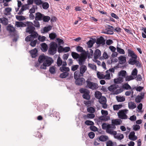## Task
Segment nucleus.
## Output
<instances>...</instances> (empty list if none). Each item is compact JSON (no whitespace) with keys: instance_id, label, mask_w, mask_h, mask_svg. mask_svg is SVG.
I'll list each match as a JSON object with an SVG mask.
<instances>
[{"instance_id":"f257e3e1","label":"nucleus","mask_w":146,"mask_h":146,"mask_svg":"<svg viewBox=\"0 0 146 146\" xmlns=\"http://www.w3.org/2000/svg\"><path fill=\"white\" fill-rule=\"evenodd\" d=\"M28 23V25L26 29V32L31 34V35L25 38V40L27 42L30 41L34 38H36L38 35V34L35 31V29L33 26V23L29 22Z\"/></svg>"},{"instance_id":"f03ea898","label":"nucleus","mask_w":146,"mask_h":146,"mask_svg":"<svg viewBox=\"0 0 146 146\" xmlns=\"http://www.w3.org/2000/svg\"><path fill=\"white\" fill-rule=\"evenodd\" d=\"M83 74H74V78L76 80L75 83L78 85H81L84 84L85 80L82 78Z\"/></svg>"},{"instance_id":"7ed1b4c3","label":"nucleus","mask_w":146,"mask_h":146,"mask_svg":"<svg viewBox=\"0 0 146 146\" xmlns=\"http://www.w3.org/2000/svg\"><path fill=\"white\" fill-rule=\"evenodd\" d=\"M102 127L103 129L106 130L107 133L110 134L115 135L116 133V131L113 130L112 125H111L104 123L102 124Z\"/></svg>"},{"instance_id":"20e7f679","label":"nucleus","mask_w":146,"mask_h":146,"mask_svg":"<svg viewBox=\"0 0 146 146\" xmlns=\"http://www.w3.org/2000/svg\"><path fill=\"white\" fill-rule=\"evenodd\" d=\"M118 87V86L113 85L108 87V89L110 91L113 92V94H117L123 91V90L122 88L117 89Z\"/></svg>"},{"instance_id":"39448f33","label":"nucleus","mask_w":146,"mask_h":146,"mask_svg":"<svg viewBox=\"0 0 146 146\" xmlns=\"http://www.w3.org/2000/svg\"><path fill=\"white\" fill-rule=\"evenodd\" d=\"M57 47V44L55 42H52L50 44L48 52L50 55H54L56 52V48Z\"/></svg>"},{"instance_id":"423d86ee","label":"nucleus","mask_w":146,"mask_h":146,"mask_svg":"<svg viewBox=\"0 0 146 146\" xmlns=\"http://www.w3.org/2000/svg\"><path fill=\"white\" fill-rule=\"evenodd\" d=\"M128 110L126 109L121 110L117 114L119 118L121 119H126L127 118L126 114L128 113Z\"/></svg>"},{"instance_id":"0eeeda50","label":"nucleus","mask_w":146,"mask_h":146,"mask_svg":"<svg viewBox=\"0 0 146 146\" xmlns=\"http://www.w3.org/2000/svg\"><path fill=\"white\" fill-rule=\"evenodd\" d=\"M80 92L81 93H84L83 95V98L89 100L90 98L89 95L90 92L87 89L84 88H82L80 89Z\"/></svg>"},{"instance_id":"6e6552de","label":"nucleus","mask_w":146,"mask_h":146,"mask_svg":"<svg viewBox=\"0 0 146 146\" xmlns=\"http://www.w3.org/2000/svg\"><path fill=\"white\" fill-rule=\"evenodd\" d=\"M87 87L92 90H95L98 88V85L96 83L90 81L88 80L86 81Z\"/></svg>"},{"instance_id":"1a4fd4ad","label":"nucleus","mask_w":146,"mask_h":146,"mask_svg":"<svg viewBox=\"0 0 146 146\" xmlns=\"http://www.w3.org/2000/svg\"><path fill=\"white\" fill-rule=\"evenodd\" d=\"M119 77L117 79H114V82L115 84L120 83L123 82V78H125V74H119Z\"/></svg>"},{"instance_id":"9d476101","label":"nucleus","mask_w":146,"mask_h":146,"mask_svg":"<svg viewBox=\"0 0 146 146\" xmlns=\"http://www.w3.org/2000/svg\"><path fill=\"white\" fill-rule=\"evenodd\" d=\"M100 103L102 104V107L106 109L107 107V105L106 104L107 101L106 98L104 96H102L99 100Z\"/></svg>"},{"instance_id":"9b49d317","label":"nucleus","mask_w":146,"mask_h":146,"mask_svg":"<svg viewBox=\"0 0 146 146\" xmlns=\"http://www.w3.org/2000/svg\"><path fill=\"white\" fill-rule=\"evenodd\" d=\"M53 62V60L52 58L47 56L46 60L43 63L44 65L45 64L46 66H50Z\"/></svg>"},{"instance_id":"f8f14e48","label":"nucleus","mask_w":146,"mask_h":146,"mask_svg":"<svg viewBox=\"0 0 146 146\" xmlns=\"http://www.w3.org/2000/svg\"><path fill=\"white\" fill-rule=\"evenodd\" d=\"M105 40L103 37L101 36L97 39L96 43L97 45H103L105 44Z\"/></svg>"},{"instance_id":"ddd939ff","label":"nucleus","mask_w":146,"mask_h":146,"mask_svg":"<svg viewBox=\"0 0 146 146\" xmlns=\"http://www.w3.org/2000/svg\"><path fill=\"white\" fill-rule=\"evenodd\" d=\"M128 56L131 57V58L137 59V56L133 51L129 49L128 50Z\"/></svg>"},{"instance_id":"4468645a","label":"nucleus","mask_w":146,"mask_h":146,"mask_svg":"<svg viewBox=\"0 0 146 146\" xmlns=\"http://www.w3.org/2000/svg\"><path fill=\"white\" fill-rule=\"evenodd\" d=\"M144 96V93L142 92L140 95L137 96L135 99V102L137 103L140 102L141 100L143 98Z\"/></svg>"},{"instance_id":"2eb2a0df","label":"nucleus","mask_w":146,"mask_h":146,"mask_svg":"<svg viewBox=\"0 0 146 146\" xmlns=\"http://www.w3.org/2000/svg\"><path fill=\"white\" fill-rule=\"evenodd\" d=\"M119 62L120 64H124L126 61V58L125 56H121L118 58Z\"/></svg>"},{"instance_id":"dca6fc26","label":"nucleus","mask_w":146,"mask_h":146,"mask_svg":"<svg viewBox=\"0 0 146 146\" xmlns=\"http://www.w3.org/2000/svg\"><path fill=\"white\" fill-rule=\"evenodd\" d=\"M44 15L38 12L36 14L35 19L36 21L41 20L42 19Z\"/></svg>"},{"instance_id":"f3484780","label":"nucleus","mask_w":146,"mask_h":146,"mask_svg":"<svg viewBox=\"0 0 146 146\" xmlns=\"http://www.w3.org/2000/svg\"><path fill=\"white\" fill-rule=\"evenodd\" d=\"M101 55V52L98 49L96 50L94 53V58H98Z\"/></svg>"},{"instance_id":"a211bd4d","label":"nucleus","mask_w":146,"mask_h":146,"mask_svg":"<svg viewBox=\"0 0 146 146\" xmlns=\"http://www.w3.org/2000/svg\"><path fill=\"white\" fill-rule=\"evenodd\" d=\"M60 71L63 73H66L70 71V68H69L65 66H62L60 68Z\"/></svg>"},{"instance_id":"6ab92c4d","label":"nucleus","mask_w":146,"mask_h":146,"mask_svg":"<svg viewBox=\"0 0 146 146\" xmlns=\"http://www.w3.org/2000/svg\"><path fill=\"white\" fill-rule=\"evenodd\" d=\"M135 74H131V76L126 77L125 76V80L127 81H129L130 80L135 78V76H136V75Z\"/></svg>"},{"instance_id":"aec40b11","label":"nucleus","mask_w":146,"mask_h":146,"mask_svg":"<svg viewBox=\"0 0 146 146\" xmlns=\"http://www.w3.org/2000/svg\"><path fill=\"white\" fill-rule=\"evenodd\" d=\"M95 115L93 113H88L87 115L83 116V118L85 119H93L95 117Z\"/></svg>"},{"instance_id":"412c9836","label":"nucleus","mask_w":146,"mask_h":146,"mask_svg":"<svg viewBox=\"0 0 146 146\" xmlns=\"http://www.w3.org/2000/svg\"><path fill=\"white\" fill-rule=\"evenodd\" d=\"M113 135L114 136V138L117 139L119 140H121L124 137L123 135L121 133L117 134L116 133L115 134Z\"/></svg>"},{"instance_id":"4be33fe9","label":"nucleus","mask_w":146,"mask_h":146,"mask_svg":"<svg viewBox=\"0 0 146 146\" xmlns=\"http://www.w3.org/2000/svg\"><path fill=\"white\" fill-rule=\"evenodd\" d=\"M135 133L134 132H131L129 135V139L132 141H135L137 139V137L135 135Z\"/></svg>"},{"instance_id":"5701e85b","label":"nucleus","mask_w":146,"mask_h":146,"mask_svg":"<svg viewBox=\"0 0 146 146\" xmlns=\"http://www.w3.org/2000/svg\"><path fill=\"white\" fill-rule=\"evenodd\" d=\"M79 58V64L80 65L83 64L86 58V57L84 56H80Z\"/></svg>"},{"instance_id":"b1692460","label":"nucleus","mask_w":146,"mask_h":146,"mask_svg":"<svg viewBox=\"0 0 146 146\" xmlns=\"http://www.w3.org/2000/svg\"><path fill=\"white\" fill-rule=\"evenodd\" d=\"M98 139L100 141L104 142L108 140V137L106 135H102L99 137Z\"/></svg>"},{"instance_id":"393cba45","label":"nucleus","mask_w":146,"mask_h":146,"mask_svg":"<svg viewBox=\"0 0 146 146\" xmlns=\"http://www.w3.org/2000/svg\"><path fill=\"white\" fill-rule=\"evenodd\" d=\"M41 49L44 52L46 51L48 48V47L47 44L45 43H42L41 44Z\"/></svg>"},{"instance_id":"a878e982","label":"nucleus","mask_w":146,"mask_h":146,"mask_svg":"<svg viewBox=\"0 0 146 146\" xmlns=\"http://www.w3.org/2000/svg\"><path fill=\"white\" fill-rule=\"evenodd\" d=\"M30 52L33 58H35L37 56V50L36 48L30 51Z\"/></svg>"},{"instance_id":"bb28decb","label":"nucleus","mask_w":146,"mask_h":146,"mask_svg":"<svg viewBox=\"0 0 146 146\" xmlns=\"http://www.w3.org/2000/svg\"><path fill=\"white\" fill-rule=\"evenodd\" d=\"M122 122L121 120L120 119H113L111 121L112 123L116 125H119L121 124Z\"/></svg>"},{"instance_id":"cd10ccee","label":"nucleus","mask_w":146,"mask_h":146,"mask_svg":"<svg viewBox=\"0 0 146 146\" xmlns=\"http://www.w3.org/2000/svg\"><path fill=\"white\" fill-rule=\"evenodd\" d=\"M128 107L130 109H133L136 107L135 104L133 102H130L128 103Z\"/></svg>"},{"instance_id":"c85d7f7f","label":"nucleus","mask_w":146,"mask_h":146,"mask_svg":"<svg viewBox=\"0 0 146 146\" xmlns=\"http://www.w3.org/2000/svg\"><path fill=\"white\" fill-rule=\"evenodd\" d=\"M100 120L104 121H106L110 119V117L109 116H102L99 118Z\"/></svg>"},{"instance_id":"c756f323","label":"nucleus","mask_w":146,"mask_h":146,"mask_svg":"<svg viewBox=\"0 0 146 146\" xmlns=\"http://www.w3.org/2000/svg\"><path fill=\"white\" fill-rule=\"evenodd\" d=\"M123 106L122 104L114 105L113 106V109L114 110H118L119 109L121 108Z\"/></svg>"},{"instance_id":"7c9ffc66","label":"nucleus","mask_w":146,"mask_h":146,"mask_svg":"<svg viewBox=\"0 0 146 146\" xmlns=\"http://www.w3.org/2000/svg\"><path fill=\"white\" fill-rule=\"evenodd\" d=\"M47 56L44 55H40L38 58V60L40 63L44 62L46 60V58Z\"/></svg>"},{"instance_id":"2f4dec72","label":"nucleus","mask_w":146,"mask_h":146,"mask_svg":"<svg viewBox=\"0 0 146 146\" xmlns=\"http://www.w3.org/2000/svg\"><path fill=\"white\" fill-rule=\"evenodd\" d=\"M0 23L6 25L7 24L8 21L7 19L5 18H0Z\"/></svg>"},{"instance_id":"473e14b6","label":"nucleus","mask_w":146,"mask_h":146,"mask_svg":"<svg viewBox=\"0 0 146 146\" xmlns=\"http://www.w3.org/2000/svg\"><path fill=\"white\" fill-rule=\"evenodd\" d=\"M11 11V8L7 7L5 9V10L3 11V12L5 15H8L10 14Z\"/></svg>"},{"instance_id":"72a5a7b5","label":"nucleus","mask_w":146,"mask_h":146,"mask_svg":"<svg viewBox=\"0 0 146 146\" xmlns=\"http://www.w3.org/2000/svg\"><path fill=\"white\" fill-rule=\"evenodd\" d=\"M87 67L84 65L82 66L80 68V73H84L87 70Z\"/></svg>"},{"instance_id":"f704fd0d","label":"nucleus","mask_w":146,"mask_h":146,"mask_svg":"<svg viewBox=\"0 0 146 146\" xmlns=\"http://www.w3.org/2000/svg\"><path fill=\"white\" fill-rule=\"evenodd\" d=\"M26 25L25 24L23 23L22 22H16L15 26L17 27H24Z\"/></svg>"},{"instance_id":"c9c22d12","label":"nucleus","mask_w":146,"mask_h":146,"mask_svg":"<svg viewBox=\"0 0 146 146\" xmlns=\"http://www.w3.org/2000/svg\"><path fill=\"white\" fill-rule=\"evenodd\" d=\"M116 98L117 101L118 102H123L125 100V97L123 96H116Z\"/></svg>"},{"instance_id":"e433bc0d","label":"nucleus","mask_w":146,"mask_h":146,"mask_svg":"<svg viewBox=\"0 0 146 146\" xmlns=\"http://www.w3.org/2000/svg\"><path fill=\"white\" fill-rule=\"evenodd\" d=\"M42 8L44 9H47L49 7V5L47 2H43L42 4Z\"/></svg>"},{"instance_id":"4c0bfd02","label":"nucleus","mask_w":146,"mask_h":146,"mask_svg":"<svg viewBox=\"0 0 146 146\" xmlns=\"http://www.w3.org/2000/svg\"><path fill=\"white\" fill-rule=\"evenodd\" d=\"M137 59L131 58L129 61V64L132 65H134L136 63V61L137 60Z\"/></svg>"},{"instance_id":"58836bf2","label":"nucleus","mask_w":146,"mask_h":146,"mask_svg":"<svg viewBox=\"0 0 146 146\" xmlns=\"http://www.w3.org/2000/svg\"><path fill=\"white\" fill-rule=\"evenodd\" d=\"M95 97L98 99H99L102 96V93L98 91H96L95 93Z\"/></svg>"},{"instance_id":"ea45409f","label":"nucleus","mask_w":146,"mask_h":146,"mask_svg":"<svg viewBox=\"0 0 146 146\" xmlns=\"http://www.w3.org/2000/svg\"><path fill=\"white\" fill-rule=\"evenodd\" d=\"M72 57L75 59L79 58L80 57V55L77 53L74 52H72Z\"/></svg>"},{"instance_id":"a19ab883","label":"nucleus","mask_w":146,"mask_h":146,"mask_svg":"<svg viewBox=\"0 0 146 146\" xmlns=\"http://www.w3.org/2000/svg\"><path fill=\"white\" fill-rule=\"evenodd\" d=\"M34 2L37 5L41 7L43 2L41 0H34Z\"/></svg>"},{"instance_id":"79ce46f5","label":"nucleus","mask_w":146,"mask_h":146,"mask_svg":"<svg viewBox=\"0 0 146 146\" xmlns=\"http://www.w3.org/2000/svg\"><path fill=\"white\" fill-rule=\"evenodd\" d=\"M7 30L10 33L14 32L15 31L14 28L11 26H8L7 28Z\"/></svg>"},{"instance_id":"37998d69","label":"nucleus","mask_w":146,"mask_h":146,"mask_svg":"<svg viewBox=\"0 0 146 146\" xmlns=\"http://www.w3.org/2000/svg\"><path fill=\"white\" fill-rule=\"evenodd\" d=\"M52 28V27L50 25H48V27H45L43 29L44 32L47 33L50 31Z\"/></svg>"},{"instance_id":"c03bdc74","label":"nucleus","mask_w":146,"mask_h":146,"mask_svg":"<svg viewBox=\"0 0 146 146\" xmlns=\"http://www.w3.org/2000/svg\"><path fill=\"white\" fill-rule=\"evenodd\" d=\"M87 111L88 112L92 113L95 112V110L93 107H89L87 108Z\"/></svg>"},{"instance_id":"a18cd8bd","label":"nucleus","mask_w":146,"mask_h":146,"mask_svg":"<svg viewBox=\"0 0 146 146\" xmlns=\"http://www.w3.org/2000/svg\"><path fill=\"white\" fill-rule=\"evenodd\" d=\"M122 88L124 89L129 90L131 89V86L127 83H126L123 85L122 86Z\"/></svg>"},{"instance_id":"49530a36","label":"nucleus","mask_w":146,"mask_h":146,"mask_svg":"<svg viewBox=\"0 0 146 146\" xmlns=\"http://www.w3.org/2000/svg\"><path fill=\"white\" fill-rule=\"evenodd\" d=\"M34 39V38L30 41H31V43H30V45H31V46L33 47H34L35 46L37 42V40H34L33 41Z\"/></svg>"},{"instance_id":"de8ad7c7","label":"nucleus","mask_w":146,"mask_h":146,"mask_svg":"<svg viewBox=\"0 0 146 146\" xmlns=\"http://www.w3.org/2000/svg\"><path fill=\"white\" fill-rule=\"evenodd\" d=\"M42 19L44 22H48L50 19V17L48 16H44V15Z\"/></svg>"},{"instance_id":"09e8293b","label":"nucleus","mask_w":146,"mask_h":146,"mask_svg":"<svg viewBox=\"0 0 146 146\" xmlns=\"http://www.w3.org/2000/svg\"><path fill=\"white\" fill-rule=\"evenodd\" d=\"M62 61L61 58L59 57L57 59V64L58 66H60L62 64Z\"/></svg>"},{"instance_id":"8fccbe9b","label":"nucleus","mask_w":146,"mask_h":146,"mask_svg":"<svg viewBox=\"0 0 146 146\" xmlns=\"http://www.w3.org/2000/svg\"><path fill=\"white\" fill-rule=\"evenodd\" d=\"M117 52H118L119 54H125V51L124 50L119 47H117Z\"/></svg>"},{"instance_id":"3c124183","label":"nucleus","mask_w":146,"mask_h":146,"mask_svg":"<svg viewBox=\"0 0 146 146\" xmlns=\"http://www.w3.org/2000/svg\"><path fill=\"white\" fill-rule=\"evenodd\" d=\"M88 66L90 68L92 69L93 70H96V66L94 64L89 63L88 64Z\"/></svg>"},{"instance_id":"603ef678","label":"nucleus","mask_w":146,"mask_h":146,"mask_svg":"<svg viewBox=\"0 0 146 146\" xmlns=\"http://www.w3.org/2000/svg\"><path fill=\"white\" fill-rule=\"evenodd\" d=\"M94 43V41L92 40H90L87 42V44L88 46L91 48L92 46Z\"/></svg>"},{"instance_id":"864d4df0","label":"nucleus","mask_w":146,"mask_h":146,"mask_svg":"<svg viewBox=\"0 0 146 146\" xmlns=\"http://www.w3.org/2000/svg\"><path fill=\"white\" fill-rule=\"evenodd\" d=\"M56 68L54 66H51L49 69V72L50 73H54L55 72Z\"/></svg>"},{"instance_id":"5fc2aeb1","label":"nucleus","mask_w":146,"mask_h":146,"mask_svg":"<svg viewBox=\"0 0 146 146\" xmlns=\"http://www.w3.org/2000/svg\"><path fill=\"white\" fill-rule=\"evenodd\" d=\"M27 9V8L26 6H23L22 7V8L20 10L19 12V14H21L22 13L23 11L26 10Z\"/></svg>"},{"instance_id":"6e6d98bb","label":"nucleus","mask_w":146,"mask_h":146,"mask_svg":"<svg viewBox=\"0 0 146 146\" xmlns=\"http://www.w3.org/2000/svg\"><path fill=\"white\" fill-rule=\"evenodd\" d=\"M38 38L40 41L44 42L45 40L46 37L44 36L40 35L38 36Z\"/></svg>"},{"instance_id":"4d7b16f0","label":"nucleus","mask_w":146,"mask_h":146,"mask_svg":"<svg viewBox=\"0 0 146 146\" xmlns=\"http://www.w3.org/2000/svg\"><path fill=\"white\" fill-rule=\"evenodd\" d=\"M56 36V34L54 33H51L49 35V37L52 39H54Z\"/></svg>"},{"instance_id":"13d9d810","label":"nucleus","mask_w":146,"mask_h":146,"mask_svg":"<svg viewBox=\"0 0 146 146\" xmlns=\"http://www.w3.org/2000/svg\"><path fill=\"white\" fill-rule=\"evenodd\" d=\"M79 66L78 65H73L71 67V70L73 71H75L78 68Z\"/></svg>"},{"instance_id":"bf43d9fd","label":"nucleus","mask_w":146,"mask_h":146,"mask_svg":"<svg viewBox=\"0 0 146 146\" xmlns=\"http://www.w3.org/2000/svg\"><path fill=\"white\" fill-rule=\"evenodd\" d=\"M85 123L87 125H94V123L93 121L89 120H87L85 121Z\"/></svg>"},{"instance_id":"052dcab7","label":"nucleus","mask_w":146,"mask_h":146,"mask_svg":"<svg viewBox=\"0 0 146 146\" xmlns=\"http://www.w3.org/2000/svg\"><path fill=\"white\" fill-rule=\"evenodd\" d=\"M133 129L135 131H137L140 129V126L137 125H135L133 126Z\"/></svg>"},{"instance_id":"680f3d73","label":"nucleus","mask_w":146,"mask_h":146,"mask_svg":"<svg viewBox=\"0 0 146 146\" xmlns=\"http://www.w3.org/2000/svg\"><path fill=\"white\" fill-rule=\"evenodd\" d=\"M34 26L37 27H40V24L39 22L36 20L34 21Z\"/></svg>"},{"instance_id":"e2e57ef3","label":"nucleus","mask_w":146,"mask_h":146,"mask_svg":"<svg viewBox=\"0 0 146 146\" xmlns=\"http://www.w3.org/2000/svg\"><path fill=\"white\" fill-rule=\"evenodd\" d=\"M70 48L69 47H66L63 48H62L61 51H64L65 52H67L70 51Z\"/></svg>"},{"instance_id":"0e129e2a","label":"nucleus","mask_w":146,"mask_h":146,"mask_svg":"<svg viewBox=\"0 0 146 146\" xmlns=\"http://www.w3.org/2000/svg\"><path fill=\"white\" fill-rule=\"evenodd\" d=\"M84 104L88 106H90L91 105L92 102L90 101H85L84 102Z\"/></svg>"},{"instance_id":"69168bd1","label":"nucleus","mask_w":146,"mask_h":146,"mask_svg":"<svg viewBox=\"0 0 146 146\" xmlns=\"http://www.w3.org/2000/svg\"><path fill=\"white\" fill-rule=\"evenodd\" d=\"M98 77L100 79H104V75L103 74H97Z\"/></svg>"},{"instance_id":"338daca9","label":"nucleus","mask_w":146,"mask_h":146,"mask_svg":"<svg viewBox=\"0 0 146 146\" xmlns=\"http://www.w3.org/2000/svg\"><path fill=\"white\" fill-rule=\"evenodd\" d=\"M101 113L103 116H106L108 114V112L107 111L102 110Z\"/></svg>"},{"instance_id":"774afa93","label":"nucleus","mask_w":146,"mask_h":146,"mask_svg":"<svg viewBox=\"0 0 146 146\" xmlns=\"http://www.w3.org/2000/svg\"><path fill=\"white\" fill-rule=\"evenodd\" d=\"M107 146H113L112 142L111 141H109L107 143Z\"/></svg>"}]
</instances>
